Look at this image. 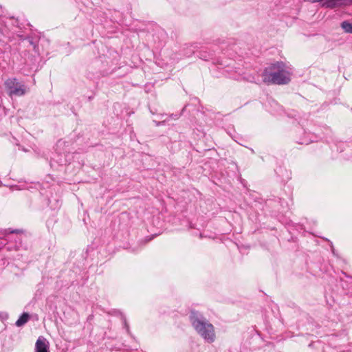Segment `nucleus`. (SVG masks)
<instances>
[{
	"label": "nucleus",
	"mask_w": 352,
	"mask_h": 352,
	"mask_svg": "<svg viewBox=\"0 0 352 352\" xmlns=\"http://www.w3.org/2000/svg\"><path fill=\"white\" fill-rule=\"evenodd\" d=\"M292 72L290 65L282 61L276 62L265 68L262 79L267 85H286L290 82Z\"/></svg>",
	"instance_id": "1"
},
{
	"label": "nucleus",
	"mask_w": 352,
	"mask_h": 352,
	"mask_svg": "<svg viewBox=\"0 0 352 352\" xmlns=\"http://www.w3.org/2000/svg\"><path fill=\"white\" fill-rule=\"evenodd\" d=\"M190 320L195 331L206 342L212 343L214 341L215 333L214 327L201 314L192 311Z\"/></svg>",
	"instance_id": "2"
},
{
	"label": "nucleus",
	"mask_w": 352,
	"mask_h": 352,
	"mask_svg": "<svg viewBox=\"0 0 352 352\" xmlns=\"http://www.w3.org/2000/svg\"><path fill=\"white\" fill-rule=\"evenodd\" d=\"M6 88L10 96H21L26 92L25 87L16 78L8 79L5 82Z\"/></svg>",
	"instance_id": "3"
},
{
	"label": "nucleus",
	"mask_w": 352,
	"mask_h": 352,
	"mask_svg": "<svg viewBox=\"0 0 352 352\" xmlns=\"http://www.w3.org/2000/svg\"><path fill=\"white\" fill-rule=\"evenodd\" d=\"M50 344L43 336L38 337L35 344V352H50Z\"/></svg>",
	"instance_id": "4"
},
{
	"label": "nucleus",
	"mask_w": 352,
	"mask_h": 352,
	"mask_svg": "<svg viewBox=\"0 0 352 352\" xmlns=\"http://www.w3.org/2000/svg\"><path fill=\"white\" fill-rule=\"evenodd\" d=\"M30 319V316L28 313H23L19 318L16 321V325L17 327H21L24 325Z\"/></svg>",
	"instance_id": "5"
},
{
	"label": "nucleus",
	"mask_w": 352,
	"mask_h": 352,
	"mask_svg": "<svg viewBox=\"0 0 352 352\" xmlns=\"http://www.w3.org/2000/svg\"><path fill=\"white\" fill-rule=\"evenodd\" d=\"M342 28L345 32L352 33V23L348 21H344L341 23Z\"/></svg>",
	"instance_id": "6"
}]
</instances>
